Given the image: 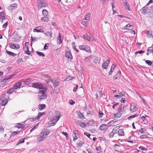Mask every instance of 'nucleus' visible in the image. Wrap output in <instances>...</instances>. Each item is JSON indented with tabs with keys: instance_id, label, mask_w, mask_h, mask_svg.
I'll return each instance as SVG.
<instances>
[{
	"instance_id": "6ab92c4d",
	"label": "nucleus",
	"mask_w": 153,
	"mask_h": 153,
	"mask_svg": "<svg viewBox=\"0 0 153 153\" xmlns=\"http://www.w3.org/2000/svg\"><path fill=\"white\" fill-rule=\"evenodd\" d=\"M8 102V99L7 98L3 99L1 103V105L3 106H4Z\"/></svg>"
},
{
	"instance_id": "a211bd4d",
	"label": "nucleus",
	"mask_w": 153,
	"mask_h": 153,
	"mask_svg": "<svg viewBox=\"0 0 153 153\" xmlns=\"http://www.w3.org/2000/svg\"><path fill=\"white\" fill-rule=\"evenodd\" d=\"M22 84L20 82L16 83L13 86V88L15 89H17L20 88Z\"/></svg>"
},
{
	"instance_id": "ea45409f",
	"label": "nucleus",
	"mask_w": 153,
	"mask_h": 153,
	"mask_svg": "<svg viewBox=\"0 0 153 153\" xmlns=\"http://www.w3.org/2000/svg\"><path fill=\"white\" fill-rule=\"evenodd\" d=\"M119 128L120 127H119V126H116V127H114L112 130V131H113V132H114V133H115V134L116 133H117V129Z\"/></svg>"
},
{
	"instance_id": "4be33fe9",
	"label": "nucleus",
	"mask_w": 153,
	"mask_h": 153,
	"mask_svg": "<svg viewBox=\"0 0 153 153\" xmlns=\"http://www.w3.org/2000/svg\"><path fill=\"white\" fill-rule=\"evenodd\" d=\"M38 108L40 111H41L46 108V105L45 104H40L39 105Z\"/></svg>"
},
{
	"instance_id": "5701e85b",
	"label": "nucleus",
	"mask_w": 153,
	"mask_h": 153,
	"mask_svg": "<svg viewBox=\"0 0 153 153\" xmlns=\"http://www.w3.org/2000/svg\"><path fill=\"white\" fill-rule=\"evenodd\" d=\"M89 48H87L88 50H87L85 48V46L83 45H80L79 46V49L81 50H83L87 52L88 51Z\"/></svg>"
},
{
	"instance_id": "6e6552de",
	"label": "nucleus",
	"mask_w": 153,
	"mask_h": 153,
	"mask_svg": "<svg viewBox=\"0 0 153 153\" xmlns=\"http://www.w3.org/2000/svg\"><path fill=\"white\" fill-rule=\"evenodd\" d=\"M123 4L124 6L129 11L131 10V8L130 7L129 4L128 3L126 0H124L123 1Z\"/></svg>"
},
{
	"instance_id": "6e6d98bb",
	"label": "nucleus",
	"mask_w": 153,
	"mask_h": 153,
	"mask_svg": "<svg viewBox=\"0 0 153 153\" xmlns=\"http://www.w3.org/2000/svg\"><path fill=\"white\" fill-rule=\"evenodd\" d=\"M84 134L86 135L87 137H88V138H89L90 139H92V138L90 137V136L91 135L89 134V133L87 132H85L84 133Z\"/></svg>"
},
{
	"instance_id": "423d86ee",
	"label": "nucleus",
	"mask_w": 153,
	"mask_h": 153,
	"mask_svg": "<svg viewBox=\"0 0 153 153\" xmlns=\"http://www.w3.org/2000/svg\"><path fill=\"white\" fill-rule=\"evenodd\" d=\"M31 86L33 88L39 89L40 90H41L44 87L42 86V84L39 82L32 83Z\"/></svg>"
},
{
	"instance_id": "5fc2aeb1",
	"label": "nucleus",
	"mask_w": 153,
	"mask_h": 153,
	"mask_svg": "<svg viewBox=\"0 0 153 153\" xmlns=\"http://www.w3.org/2000/svg\"><path fill=\"white\" fill-rule=\"evenodd\" d=\"M145 52V51L143 50H140L139 51H137L135 53V54H137L138 53L141 54L142 53H144Z\"/></svg>"
},
{
	"instance_id": "774afa93",
	"label": "nucleus",
	"mask_w": 153,
	"mask_h": 153,
	"mask_svg": "<svg viewBox=\"0 0 153 153\" xmlns=\"http://www.w3.org/2000/svg\"><path fill=\"white\" fill-rule=\"evenodd\" d=\"M78 87V85H75V87L74 88L73 90V91L74 92H75L76 91V90H77V89Z\"/></svg>"
},
{
	"instance_id": "393cba45",
	"label": "nucleus",
	"mask_w": 153,
	"mask_h": 153,
	"mask_svg": "<svg viewBox=\"0 0 153 153\" xmlns=\"http://www.w3.org/2000/svg\"><path fill=\"white\" fill-rule=\"evenodd\" d=\"M133 27V26L132 25L128 24L126 25L123 28L125 29L130 30L132 29Z\"/></svg>"
},
{
	"instance_id": "338daca9",
	"label": "nucleus",
	"mask_w": 153,
	"mask_h": 153,
	"mask_svg": "<svg viewBox=\"0 0 153 153\" xmlns=\"http://www.w3.org/2000/svg\"><path fill=\"white\" fill-rule=\"evenodd\" d=\"M139 149L140 150H145V151H146L147 149L146 148H145V147H143V146H140L139 147Z\"/></svg>"
},
{
	"instance_id": "a878e982",
	"label": "nucleus",
	"mask_w": 153,
	"mask_h": 153,
	"mask_svg": "<svg viewBox=\"0 0 153 153\" xmlns=\"http://www.w3.org/2000/svg\"><path fill=\"white\" fill-rule=\"evenodd\" d=\"M118 113L114 114V117L117 118H120L121 116V113L120 112L118 111Z\"/></svg>"
},
{
	"instance_id": "39448f33",
	"label": "nucleus",
	"mask_w": 153,
	"mask_h": 153,
	"mask_svg": "<svg viewBox=\"0 0 153 153\" xmlns=\"http://www.w3.org/2000/svg\"><path fill=\"white\" fill-rule=\"evenodd\" d=\"M72 136L74 138L73 140L74 141L79 137L80 136L79 131L77 130H74Z\"/></svg>"
},
{
	"instance_id": "37998d69",
	"label": "nucleus",
	"mask_w": 153,
	"mask_h": 153,
	"mask_svg": "<svg viewBox=\"0 0 153 153\" xmlns=\"http://www.w3.org/2000/svg\"><path fill=\"white\" fill-rule=\"evenodd\" d=\"M147 116H142L140 117L143 120V121L145 123H148V121L146 120V117Z\"/></svg>"
},
{
	"instance_id": "de8ad7c7",
	"label": "nucleus",
	"mask_w": 153,
	"mask_h": 153,
	"mask_svg": "<svg viewBox=\"0 0 153 153\" xmlns=\"http://www.w3.org/2000/svg\"><path fill=\"white\" fill-rule=\"evenodd\" d=\"M26 50H27L25 51V53H26L28 55H30L31 54V53L30 51H29L28 47H26Z\"/></svg>"
},
{
	"instance_id": "72a5a7b5",
	"label": "nucleus",
	"mask_w": 153,
	"mask_h": 153,
	"mask_svg": "<svg viewBox=\"0 0 153 153\" xmlns=\"http://www.w3.org/2000/svg\"><path fill=\"white\" fill-rule=\"evenodd\" d=\"M15 89L14 88H11L7 91V93L8 94H10L14 91Z\"/></svg>"
},
{
	"instance_id": "c85d7f7f",
	"label": "nucleus",
	"mask_w": 153,
	"mask_h": 153,
	"mask_svg": "<svg viewBox=\"0 0 153 153\" xmlns=\"http://www.w3.org/2000/svg\"><path fill=\"white\" fill-rule=\"evenodd\" d=\"M41 20L43 22H47L49 20V19L48 16H44L43 17H42L41 19Z\"/></svg>"
},
{
	"instance_id": "09e8293b",
	"label": "nucleus",
	"mask_w": 153,
	"mask_h": 153,
	"mask_svg": "<svg viewBox=\"0 0 153 153\" xmlns=\"http://www.w3.org/2000/svg\"><path fill=\"white\" fill-rule=\"evenodd\" d=\"M152 46L149 47L147 50V51L149 52L152 53Z\"/></svg>"
},
{
	"instance_id": "4c0bfd02",
	"label": "nucleus",
	"mask_w": 153,
	"mask_h": 153,
	"mask_svg": "<svg viewBox=\"0 0 153 153\" xmlns=\"http://www.w3.org/2000/svg\"><path fill=\"white\" fill-rule=\"evenodd\" d=\"M44 140L43 138L39 136V137H38L37 139V141L38 142H40Z\"/></svg>"
},
{
	"instance_id": "680f3d73",
	"label": "nucleus",
	"mask_w": 153,
	"mask_h": 153,
	"mask_svg": "<svg viewBox=\"0 0 153 153\" xmlns=\"http://www.w3.org/2000/svg\"><path fill=\"white\" fill-rule=\"evenodd\" d=\"M145 131V129L144 128H141L140 130H139V131L141 133H144V131Z\"/></svg>"
},
{
	"instance_id": "c9c22d12",
	"label": "nucleus",
	"mask_w": 153,
	"mask_h": 153,
	"mask_svg": "<svg viewBox=\"0 0 153 153\" xmlns=\"http://www.w3.org/2000/svg\"><path fill=\"white\" fill-rule=\"evenodd\" d=\"M78 116L79 118L82 120H83L85 118L84 115L80 112L79 113V114Z\"/></svg>"
},
{
	"instance_id": "4d7b16f0",
	"label": "nucleus",
	"mask_w": 153,
	"mask_h": 153,
	"mask_svg": "<svg viewBox=\"0 0 153 153\" xmlns=\"http://www.w3.org/2000/svg\"><path fill=\"white\" fill-rule=\"evenodd\" d=\"M49 45V43L45 44L44 47V49L45 50H47L48 49V45Z\"/></svg>"
},
{
	"instance_id": "e2e57ef3",
	"label": "nucleus",
	"mask_w": 153,
	"mask_h": 153,
	"mask_svg": "<svg viewBox=\"0 0 153 153\" xmlns=\"http://www.w3.org/2000/svg\"><path fill=\"white\" fill-rule=\"evenodd\" d=\"M5 16V13L3 11L0 12V17L1 16Z\"/></svg>"
},
{
	"instance_id": "9b49d317",
	"label": "nucleus",
	"mask_w": 153,
	"mask_h": 153,
	"mask_svg": "<svg viewBox=\"0 0 153 153\" xmlns=\"http://www.w3.org/2000/svg\"><path fill=\"white\" fill-rule=\"evenodd\" d=\"M63 39L61 38V36L60 33H59L58 36L57 37V42L59 44H60L62 42Z\"/></svg>"
},
{
	"instance_id": "4468645a",
	"label": "nucleus",
	"mask_w": 153,
	"mask_h": 153,
	"mask_svg": "<svg viewBox=\"0 0 153 153\" xmlns=\"http://www.w3.org/2000/svg\"><path fill=\"white\" fill-rule=\"evenodd\" d=\"M99 128L100 130L105 131L108 128V125L105 124H102L100 126Z\"/></svg>"
},
{
	"instance_id": "7c9ffc66",
	"label": "nucleus",
	"mask_w": 153,
	"mask_h": 153,
	"mask_svg": "<svg viewBox=\"0 0 153 153\" xmlns=\"http://www.w3.org/2000/svg\"><path fill=\"white\" fill-rule=\"evenodd\" d=\"M88 22V21L84 19H82L81 23L84 26H86L87 23Z\"/></svg>"
},
{
	"instance_id": "9d476101",
	"label": "nucleus",
	"mask_w": 153,
	"mask_h": 153,
	"mask_svg": "<svg viewBox=\"0 0 153 153\" xmlns=\"http://www.w3.org/2000/svg\"><path fill=\"white\" fill-rule=\"evenodd\" d=\"M65 56L68 59H72L73 57L70 51H67L65 53Z\"/></svg>"
},
{
	"instance_id": "473e14b6",
	"label": "nucleus",
	"mask_w": 153,
	"mask_h": 153,
	"mask_svg": "<svg viewBox=\"0 0 153 153\" xmlns=\"http://www.w3.org/2000/svg\"><path fill=\"white\" fill-rule=\"evenodd\" d=\"M33 31L34 32H41L43 33L44 32V31L42 29L40 28L39 29H34L33 30Z\"/></svg>"
},
{
	"instance_id": "49530a36",
	"label": "nucleus",
	"mask_w": 153,
	"mask_h": 153,
	"mask_svg": "<svg viewBox=\"0 0 153 153\" xmlns=\"http://www.w3.org/2000/svg\"><path fill=\"white\" fill-rule=\"evenodd\" d=\"M79 126L83 128L85 127L86 126V124L84 123L81 122L79 123Z\"/></svg>"
},
{
	"instance_id": "bf43d9fd",
	"label": "nucleus",
	"mask_w": 153,
	"mask_h": 153,
	"mask_svg": "<svg viewBox=\"0 0 153 153\" xmlns=\"http://www.w3.org/2000/svg\"><path fill=\"white\" fill-rule=\"evenodd\" d=\"M17 134H18V133L16 131H13L12 133L11 134L10 136L11 137L13 136L14 135H16Z\"/></svg>"
},
{
	"instance_id": "69168bd1",
	"label": "nucleus",
	"mask_w": 153,
	"mask_h": 153,
	"mask_svg": "<svg viewBox=\"0 0 153 153\" xmlns=\"http://www.w3.org/2000/svg\"><path fill=\"white\" fill-rule=\"evenodd\" d=\"M147 137V136L145 134L142 135L140 136V138L141 139H145Z\"/></svg>"
},
{
	"instance_id": "864d4df0",
	"label": "nucleus",
	"mask_w": 153,
	"mask_h": 153,
	"mask_svg": "<svg viewBox=\"0 0 153 153\" xmlns=\"http://www.w3.org/2000/svg\"><path fill=\"white\" fill-rule=\"evenodd\" d=\"M121 72L120 71H118L117 72V73L115 75L118 78H120L121 76Z\"/></svg>"
},
{
	"instance_id": "bb28decb",
	"label": "nucleus",
	"mask_w": 153,
	"mask_h": 153,
	"mask_svg": "<svg viewBox=\"0 0 153 153\" xmlns=\"http://www.w3.org/2000/svg\"><path fill=\"white\" fill-rule=\"evenodd\" d=\"M6 53L9 54L10 56H15L16 55V54L11 52L10 51H8L7 50H6Z\"/></svg>"
},
{
	"instance_id": "ddd939ff",
	"label": "nucleus",
	"mask_w": 153,
	"mask_h": 153,
	"mask_svg": "<svg viewBox=\"0 0 153 153\" xmlns=\"http://www.w3.org/2000/svg\"><path fill=\"white\" fill-rule=\"evenodd\" d=\"M18 6V4L17 3H15L11 5L9 7L10 10H13L16 9Z\"/></svg>"
},
{
	"instance_id": "dca6fc26",
	"label": "nucleus",
	"mask_w": 153,
	"mask_h": 153,
	"mask_svg": "<svg viewBox=\"0 0 153 153\" xmlns=\"http://www.w3.org/2000/svg\"><path fill=\"white\" fill-rule=\"evenodd\" d=\"M45 112H42V113H39V114H38L37 116H36V118H34L33 119V120H35L36 119L37 120H39L41 117L42 115H44L45 114Z\"/></svg>"
},
{
	"instance_id": "58836bf2",
	"label": "nucleus",
	"mask_w": 153,
	"mask_h": 153,
	"mask_svg": "<svg viewBox=\"0 0 153 153\" xmlns=\"http://www.w3.org/2000/svg\"><path fill=\"white\" fill-rule=\"evenodd\" d=\"M138 115H139L138 114H136L134 115H132L129 116L128 117V119L129 120H130V119H131V118H134L135 117H137L138 116Z\"/></svg>"
},
{
	"instance_id": "c756f323",
	"label": "nucleus",
	"mask_w": 153,
	"mask_h": 153,
	"mask_svg": "<svg viewBox=\"0 0 153 153\" xmlns=\"http://www.w3.org/2000/svg\"><path fill=\"white\" fill-rule=\"evenodd\" d=\"M48 12L46 10L44 9L42 11V13L44 16H48Z\"/></svg>"
},
{
	"instance_id": "7ed1b4c3",
	"label": "nucleus",
	"mask_w": 153,
	"mask_h": 153,
	"mask_svg": "<svg viewBox=\"0 0 153 153\" xmlns=\"http://www.w3.org/2000/svg\"><path fill=\"white\" fill-rule=\"evenodd\" d=\"M38 6L39 8L48 6L47 1L45 0H38Z\"/></svg>"
},
{
	"instance_id": "8fccbe9b",
	"label": "nucleus",
	"mask_w": 153,
	"mask_h": 153,
	"mask_svg": "<svg viewBox=\"0 0 153 153\" xmlns=\"http://www.w3.org/2000/svg\"><path fill=\"white\" fill-rule=\"evenodd\" d=\"M145 62L149 66L151 65L152 64V62L149 60H147L145 61Z\"/></svg>"
},
{
	"instance_id": "f8f14e48",
	"label": "nucleus",
	"mask_w": 153,
	"mask_h": 153,
	"mask_svg": "<svg viewBox=\"0 0 153 153\" xmlns=\"http://www.w3.org/2000/svg\"><path fill=\"white\" fill-rule=\"evenodd\" d=\"M130 109V111L132 112H135L137 110L136 106L134 104H131V105Z\"/></svg>"
},
{
	"instance_id": "f257e3e1",
	"label": "nucleus",
	"mask_w": 153,
	"mask_h": 153,
	"mask_svg": "<svg viewBox=\"0 0 153 153\" xmlns=\"http://www.w3.org/2000/svg\"><path fill=\"white\" fill-rule=\"evenodd\" d=\"M47 89L46 88L44 87L39 91L38 96V99L39 100L45 99L47 98V96L45 93V92L47 91Z\"/></svg>"
},
{
	"instance_id": "2eb2a0df",
	"label": "nucleus",
	"mask_w": 153,
	"mask_h": 153,
	"mask_svg": "<svg viewBox=\"0 0 153 153\" xmlns=\"http://www.w3.org/2000/svg\"><path fill=\"white\" fill-rule=\"evenodd\" d=\"M83 38L86 39L89 41H92L93 39L92 37H91L87 34H85L83 36Z\"/></svg>"
},
{
	"instance_id": "f3484780",
	"label": "nucleus",
	"mask_w": 153,
	"mask_h": 153,
	"mask_svg": "<svg viewBox=\"0 0 153 153\" xmlns=\"http://www.w3.org/2000/svg\"><path fill=\"white\" fill-rule=\"evenodd\" d=\"M50 131H48L47 129H44L42 131V134L43 133L45 136L48 135L50 133Z\"/></svg>"
},
{
	"instance_id": "0e129e2a",
	"label": "nucleus",
	"mask_w": 153,
	"mask_h": 153,
	"mask_svg": "<svg viewBox=\"0 0 153 153\" xmlns=\"http://www.w3.org/2000/svg\"><path fill=\"white\" fill-rule=\"evenodd\" d=\"M115 133H114V132H113V131H112L109 134V137H113Z\"/></svg>"
},
{
	"instance_id": "2f4dec72",
	"label": "nucleus",
	"mask_w": 153,
	"mask_h": 153,
	"mask_svg": "<svg viewBox=\"0 0 153 153\" xmlns=\"http://www.w3.org/2000/svg\"><path fill=\"white\" fill-rule=\"evenodd\" d=\"M152 32L151 31H148L146 32V33L149 37H153V36L152 33Z\"/></svg>"
},
{
	"instance_id": "0eeeda50",
	"label": "nucleus",
	"mask_w": 153,
	"mask_h": 153,
	"mask_svg": "<svg viewBox=\"0 0 153 153\" xmlns=\"http://www.w3.org/2000/svg\"><path fill=\"white\" fill-rule=\"evenodd\" d=\"M150 10L151 9H149L148 8L146 7V6H145L143 7L141 10V12L143 15H145L148 13H149Z\"/></svg>"
},
{
	"instance_id": "cd10ccee",
	"label": "nucleus",
	"mask_w": 153,
	"mask_h": 153,
	"mask_svg": "<svg viewBox=\"0 0 153 153\" xmlns=\"http://www.w3.org/2000/svg\"><path fill=\"white\" fill-rule=\"evenodd\" d=\"M118 133L119 136H123L124 134V131L122 129H119L118 131Z\"/></svg>"
},
{
	"instance_id": "a18cd8bd",
	"label": "nucleus",
	"mask_w": 153,
	"mask_h": 153,
	"mask_svg": "<svg viewBox=\"0 0 153 153\" xmlns=\"http://www.w3.org/2000/svg\"><path fill=\"white\" fill-rule=\"evenodd\" d=\"M47 36H49L51 37H52V33L50 31H47L46 33H45Z\"/></svg>"
},
{
	"instance_id": "f03ea898",
	"label": "nucleus",
	"mask_w": 153,
	"mask_h": 153,
	"mask_svg": "<svg viewBox=\"0 0 153 153\" xmlns=\"http://www.w3.org/2000/svg\"><path fill=\"white\" fill-rule=\"evenodd\" d=\"M60 116V113L59 111H56L54 114V116L55 118H53V120L51 121V126H54L56 123L59 120Z\"/></svg>"
},
{
	"instance_id": "79ce46f5",
	"label": "nucleus",
	"mask_w": 153,
	"mask_h": 153,
	"mask_svg": "<svg viewBox=\"0 0 153 153\" xmlns=\"http://www.w3.org/2000/svg\"><path fill=\"white\" fill-rule=\"evenodd\" d=\"M25 142V140L24 139H22L19 140L16 145H18L19 144L23 143Z\"/></svg>"
},
{
	"instance_id": "603ef678",
	"label": "nucleus",
	"mask_w": 153,
	"mask_h": 153,
	"mask_svg": "<svg viewBox=\"0 0 153 153\" xmlns=\"http://www.w3.org/2000/svg\"><path fill=\"white\" fill-rule=\"evenodd\" d=\"M149 15V16L152 17L153 16V10H151L150 12L149 13H148Z\"/></svg>"
},
{
	"instance_id": "b1692460",
	"label": "nucleus",
	"mask_w": 153,
	"mask_h": 153,
	"mask_svg": "<svg viewBox=\"0 0 153 153\" xmlns=\"http://www.w3.org/2000/svg\"><path fill=\"white\" fill-rule=\"evenodd\" d=\"M90 16H91V14L89 13H87L85 16L84 19H85L86 20L88 21L90 19Z\"/></svg>"
},
{
	"instance_id": "f704fd0d",
	"label": "nucleus",
	"mask_w": 153,
	"mask_h": 153,
	"mask_svg": "<svg viewBox=\"0 0 153 153\" xmlns=\"http://www.w3.org/2000/svg\"><path fill=\"white\" fill-rule=\"evenodd\" d=\"M115 122V121H114V120L109 122L107 123V125L108 126H113L114 123Z\"/></svg>"
},
{
	"instance_id": "3c124183",
	"label": "nucleus",
	"mask_w": 153,
	"mask_h": 153,
	"mask_svg": "<svg viewBox=\"0 0 153 153\" xmlns=\"http://www.w3.org/2000/svg\"><path fill=\"white\" fill-rule=\"evenodd\" d=\"M39 126L37 124L34 127H33L30 130V132H32L33 131L35 130L36 128H38Z\"/></svg>"
},
{
	"instance_id": "13d9d810",
	"label": "nucleus",
	"mask_w": 153,
	"mask_h": 153,
	"mask_svg": "<svg viewBox=\"0 0 153 153\" xmlns=\"http://www.w3.org/2000/svg\"><path fill=\"white\" fill-rule=\"evenodd\" d=\"M23 62V60H22V59L21 58H20L18 59L17 61V63L18 64H19Z\"/></svg>"
},
{
	"instance_id": "aec40b11",
	"label": "nucleus",
	"mask_w": 153,
	"mask_h": 153,
	"mask_svg": "<svg viewBox=\"0 0 153 153\" xmlns=\"http://www.w3.org/2000/svg\"><path fill=\"white\" fill-rule=\"evenodd\" d=\"M125 107H126V105L124 106V105L121 104V105L119 106L118 108V111L121 112L124 109Z\"/></svg>"
},
{
	"instance_id": "20e7f679",
	"label": "nucleus",
	"mask_w": 153,
	"mask_h": 153,
	"mask_svg": "<svg viewBox=\"0 0 153 153\" xmlns=\"http://www.w3.org/2000/svg\"><path fill=\"white\" fill-rule=\"evenodd\" d=\"M47 77L48 78V79L47 80V82H51L53 84V85L54 87H56L59 85V82L57 81L56 79H51V77L48 76H47Z\"/></svg>"
},
{
	"instance_id": "1a4fd4ad",
	"label": "nucleus",
	"mask_w": 153,
	"mask_h": 153,
	"mask_svg": "<svg viewBox=\"0 0 153 153\" xmlns=\"http://www.w3.org/2000/svg\"><path fill=\"white\" fill-rule=\"evenodd\" d=\"M110 63V61L108 60H107L102 65V68L106 69L107 66Z\"/></svg>"
},
{
	"instance_id": "e433bc0d",
	"label": "nucleus",
	"mask_w": 153,
	"mask_h": 153,
	"mask_svg": "<svg viewBox=\"0 0 153 153\" xmlns=\"http://www.w3.org/2000/svg\"><path fill=\"white\" fill-rule=\"evenodd\" d=\"M9 47L13 49H15V44L12 43H10L9 44Z\"/></svg>"
},
{
	"instance_id": "052dcab7",
	"label": "nucleus",
	"mask_w": 153,
	"mask_h": 153,
	"mask_svg": "<svg viewBox=\"0 0 153 153\" xmlns=\"http://www.w3.org/2000/svg\"><path fill=\"white\" fill-rule=\"evenodd\" d=\"M114 97L117 99H120L122 97L120 95H116L114 96Z\"/></svg>"
},
{
	"instance_id": "412c9836",
	"label": "nucleus",
	"mask_w": 153,
	"mask_h": 153,
	"mask_svg": "<svg viewBox=\"0 0 153 153\" xmlns=\"http://www.w3.org/2000/svg\"><path fill=\"white\" fill-rule=\"evenodd\" d=\"M16 127L18 128L23 129L25 127V125L23 124L17 123L16 124Z\"/></svg>"
},
{
	"instance_id": "a19ab883",
	"label": "nucleus",
	"mask_w": 153,
	"mask_h": 153,
	"mask_svg": "<svg viewBox=\"0 0 153 153\" xmlns=\"http://www.w3.org/2000/svg\"><path fill=\"white\" fill-rule=\"evenodd\" d=\"M31 80V79L30 78H28L27 79L22 80V82L24 83H28L30 82Z\"/></svg>"
},
{
	"instance_id": "c03bdc74",
	"label": "nucleus",
	"mask_w": 153,
	"mask_h": 153,
	"mask_svg": "<svg viewBox=\"0 0 153 153\" xmlns=\"http://www.w3.org/2000/svg\"><path fill=\"white\" fill-rule=\"evenodd\" d=\"M36 53L39 56H45V54L42 52L36 51Z\"/></svg>"
}]
</instances>
